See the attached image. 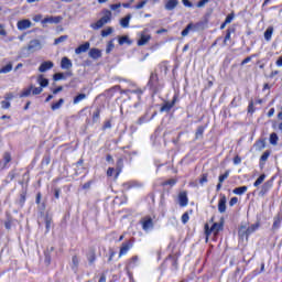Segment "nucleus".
Here are the masks:
<instances>
[{"label":"nucleus","mask_w":282,"mask_h":282,"mask_svg":"<svg viewBox=\"0 0 282 282\" xmlns=\"http://www.w3.org/2000/svg\"><path fill=\"white\" fill-rule=\"evenodd\" d=\"M140 225L144 232H149V230H153L155 224L153 223V218L151 216H144L140 220Z\"/></svg>","instance_id":"obj_8"},{"label":"nucleus","mask_w":282,"mask_h":282,"mask_svg":"<svg viewBox=\"0 0 282 282\" xmlns=\"http://www.w3.org/2000/svg\"><path fill=\"white\" fill-rule=\"evenodd\" d=\"M91 47V44L89 42H85L84 44H80L77 48H75V54H84Z\"/></svg>","instance_id":"obj_23"},{"label":"nucleus","mask_w":282,"mask_h":282,"mask_svg":"<svg viewBox=\"0 0 282 282\" xmlns=\"http://www.w3.org/2000/svg\"><path fill=\"white\" fill-rule=\"evenodd\" d=\"M93 184H94V180H90V181L86 182V183L82 186L83 191H89V188H91V185H93Z\"/></svg>","instance_id":"obj_56"},{"label":"nucleus","mask_w":282,"mask_h":282,"mask_svg":"<svg viewBox=\"0 0 282 282\" xmlns=\"http://www.w3.org/2000/svg\"><path fill=\"white\" fill-rule=\"evenodd\" d=\"M149 0H140L133 8L134 10H142L147 6Z\"/></svg>","instance_id":"obj_48"},{"label":"nucleus","mask_w":282,"mask_h":282,"mask_svg":"<svg viewBox=\"0 0 282 282\" xmlns=\"http://www.w3.org/2000/svg\"><path fill=\"white\" fill-rule=\"evenodd\" d=\"M28 199V188L23 189L21 193H20V198H19V206H21V208H23V206H25V202Z\"/></svg>","instance_id":"obj_26"},{"label":"nucleus","mask_w":282,"mask_h":282,"mask_svg":"<svg viewBox=\"0 0 282 282\" xmlns=\"http://www.w3.org/2000/svg\"><path fill=\"white\" fill-rule=\"evenodd\" d=\"M264 102L265 100L261 98H257L256 101L250 100L247 108L248 113H251V115L254 113V111H257V108H254V105H263Z\"/></svg>","instance_id":"obj_16"},{"label":"nucleus","mask_w":282,"mask_h":282,"mask_svg":"<svg viewBox=\"0 0 282 282\" xmlns=\"http://www.w3.org/2000/svg\"><path fill=\"white\" fill-rule=\"evenodd\" d=\"M17 28L20 31L28 30V29L32 28V21H30L28 19L20 20L17 23Z\"/></svg>","instance_id":"obj_17"},{"label":"nucleus","mask_w":282,"mask_h":282,"mask_svg":"<svg viewBox=\"0 0 282 282\" xmlns=\"http://www.w3.org/2000/svg\"><path fill=\"white\" fill-rule=\"evenodd\" d=\"M130 22H131V13H128L124 18H121L119 21L121 28L123 29L129 28Z\"/></svg>","instance_id":"obj_29"},{"label":"nucleus","mask_w":282,"mask_h":282,"mask_svg":"<svg viewBox=\"0 0 282 282\" xmlns=\"http://www.w3.org/2000/svg\"><path fill=\"white\" fill-rule=\"evenodd\" d=\"M31 91H32L33 96H39V95L43 94V88H41V86L40 87L33 86V89Z\"/></svg>","instance_id":"obj_54"},{"label":"nucleus","mask_w":282,"mask_h":282,"mask_svg":"<svg viewBox=\"0 0 282 282\" xmlns=\"http://www.w3.org/2000/svg\"><path fill=\"white\" fill-rule=\"evenodd\" d=\"M64 104H65V99H63V98L58 99V101H56V102H53L51 105L52 111H56L57 109H61V107H63Z\"/></svg>","instance_id":"obj_36"},{"label":"nucleus","mask_w":282,"mask_h":282,"mask_svg":"<svg viewBox=\"0 0 282 282\" xmlns=\"http://www.w3.org/2000/svg\"><path fill=\"white\" fill-rule=\"evenodd\" d=\"M102 17L97 21L95 22L94 24H91V28L93 30H100V28L107 25V23H110L111 22V11H109V9H105L102 11Z\"/></svg>","instance_id":"obj_4"},{"label":"nucleus","mask_w":282,"mask_h":282,"mask_svg":"<svg viewBox=\"0 0 282 282\" xmlns=\"http://www.w3.org/2000/svg\"><path fill=\"white\" fill-rule=\"evenodd\" d=\"M232 162H234V164L237 166L238 164L241 163V156L236 155V156L232 159Z\"/></svg>","instance_id":"obj_63"},{"label":"nucleus","mask_w":282,"mask_h":282,"mask_svg":"<svg viewBox=\"0 0 282 282\" xmlns=\"http://www.w3.org/2000/svg\"><path fill=\"white\" fill-rule=\"evenodd\" d=\"M237 32V26L232 25L226 30V35L223 41V45H228V41H232V34Z\"/></svg>","instance_id":"obj_14"},{"label":"nucleus","mask_w":282,"mask_h":282,"mask_svg":"<svg viewBox=\"0 0 282 282\" xmlns=\"http://www.w3.org/2000/svg\"><path fill=\"white\" fill-rule=\"evenodd\" d=\"M139 258L138 256H133L131 257L128 261H127V268H135V263H138Z\"/></svg>","instance_id":"obj_39"},{"label":"nucleus","mask_w":282,"mask_h":282,"mask_svg":"<svg viewBox=\"0 0 282 282\" xmlns=\"http://www.w3.org/2000/svg\"><path fill=\"white\" fill-rule=\"evenodd\" d=\"M54 197H55V199H61V188L59 187H56L54 189Z\"/></svg>","instance_id":"obj_62"},{"label":"nucleus","mask_w":282,"mask_h":282,"mask_svg":"<svg viewBox=\"0 0 282 282\" xmlns=\"http://www.w3.org/2000/svg\"><path fill=\"white\" fill-rule=\"evenodd\" d=\"M234 195H243L248 193V186H240L232 189Z\"/></svg>","instance_id":"obj_34"},{"label":"nucleus","mask_w":282,"mask_h":282,"mask_svg":"<svg viewBox=\"0 0 282 282\" xmlns=\"http://www.w3.org/2000/svg\"><path fill=\"white\" fill-rule=\"evenodd\" d=\"M100 108H96L95 111L91 115V119L87 118L86 119V124L87 127H90V124H96L97 122H100V113H101Z\"/></svg>","instance_id":"obj_10"},{"label":"nucleus","mask_w":282,"mask_h":282,"mask_svg":"<svg viewBox=\"0 0 282 282\" xmlns=\"http://www.w3.org/2000/svg\"><path fill=\"white\" fill-rule=\"evenodd\" d=\"M281 223H282V215L276 214L273 217L272 230H279V228H281Z\"/></svg>","instance_id":"obj_22"},{"label":"nucleus","mask_w":282,"mask_h":282,"mask_svg":"<svg viewBox=\"0 0 282 282\" xmlns=\"http://www.w3.org/2000/svg\"><path fill=\"white\" fill-rule=\"evenodd\" d=\"M263 182H265V174H261L256 182L253 183L254 188L261 186V184H263Z\"/></svg>","instance_id":"obj_41"},{"label":"nucleus","mask_w":282,"mask_h":282,"mask_svg":"<svg viewBox=\"0 0 282 282\" xmlns=\"http://www.w3.org/2000/svg\"><path fill=\"white\" fill-rule=\"evenodd\" d=\"M1 107L2 109H10V101H6V100L1 101Z\"/></svg>","instance_id":"obj_64"},{"label":"nucleus","mask_w":282,"mask_h":282,"mask_svg":"<svg viewBox=\"0 0 282 282\" xmlns=\"http://www.w3.org/2000/svg\"><path fill=\"white\" fill-rule=\"evenodd\" d=\"M73 74L72 72H66V73H55L53 75V80L57 83V80H65V78H72Z\"/></svg>","instance_id":"obj_18"},{"label":"nucleus","mask_w":282,"mask_h":282,"mask_svg":"<svg viewBox=\"0 0 282 282\" xmlns=\"http://www.w3.org/2000/svg\"><path fill=\"white\" fill-rule=\"evenodd\" d=\"M208 129V124L198 126L195 132V140H199V138H204V131Z\"/></svg>","instance_id":"obj_24"},{"label":"nucleus","mask_w":282,"mask_h":282,"mask_svg":"<svg viewBox=\"0 0 282 282\" xmlns=\"http://www.w3.org/2000/svg\"><path fill=\"white\" fill-rule=\"evenodd\" d=\"M67 39H68L67 35H62V36L54 40V45H58L59 43H63V42L67 41Z\"/></svg>","instance_id":"obj_53"},{"label":"nucleus","mask_w":282,"mask_h":282,"mask_svg":"<svg viewBox=\"0 0 282 282\" xmlns=\"http://www.w3.org/2000/svg\"><path fill=\"white\" fill-rule=\"evenodd\" d=\"M102 131H107V129H111V120H107L102 124Z\"/></svg>","instance_id":"obj_59"},{"label":"nucleus","mask_w":282,"mask_h":282,"mask_svg":"<svg viewBox=\"0 0 282 282\" xmlns=\"http://www.w3.org/2000/svg\"><path fill=\"white\" fill-rule=\"evenodd\" d=\"M86 259L89 263V265H94L98 259V256H96V248L90 247L88 252L86 253Z\"/></svg>","instance_id":"obj_13"},{"label":"nucleus","mask_w":282,"mask_h":282,"mask_svg":"<svg viewBox=\"0 0 282 282\" xmlns=\"http://www.w3.org/2000/svg\"><path fill=\"white\" fill-rule=\"evenodd\" d=\"M86 98H87V95L80 93V94H78V95H76V96L74 97V99H73V105H78V102H83V100H86Z\"/></svg>","instance_id":"obj_35"},{"label":"nucleus","mask_w":282,"mask_h":282,"mask_svg":"<svg viewBox=\"0 0 282 282\" xmlns=\"http://www.w3.org/2000/svg\"><path fill=\"white\" fill-rule=\"evenodd\" d=\"M150 41L151 35L142 34L138 40L137 45H139V47H142V45H147V43H149Z\"/></svg>","instance_id":"obj_28"},{"label":"nucleus","mask_w":282,"mask_h":282,"mask_svg":"<svg viewBox=\"0 0 282 282\" xmlns=\"http://www.w3.org/2000/svg\"><path fill=\"white\" fill-rule=\"evenodd\" d=\"M88 55L94 61H98V58H102V51L99 48H90Z\"/></svg>","instance_id":"obj_21"},{"label":"nucleus","mask_w":282,"mask_h":282,"mask_svg":"<svg viewBox=\"0 0 282 282\" xmlns=\"http://www.w3.org/2000/svg\"><path fill=\"white\" fill-rule=\"evenodd\" d=\"M118 43L119 45H123L124 43H131V41H129V36L124 35L119 37Z\"/></svg>","instance_id":"obj_55"},{"label":"nucleus","mask_w":282,"mask_h":282,"mask_svg":"<svg viewBox=\"0 0 282 282\" xmlns=\"http://www.w3.org/2000/svg\"><path fill=\"white\" fill-rule=\"evenodd\" d=\"M72 67H73L72 59H69L68 57H62L61 68L62 69H72Z\"/></svg>","instance_id":"obj_25"},{"label":"nucleus","mask_w":282,"mask_h":282,"mask_svg":"<svg viewBox=\"0 0 282 282\" xmlns=\"http://www.w3.org/2000/svg\"><path fill=\"white\" fill-rule=\"evenodd\" d=\"M123 191H132V188H142L143 184L140 181L131 180L122 183Z\"/></svg>","instance_id":"obj_9"},{"label":"nucleus","mask_w":282,"mask_h":282,"mask_svg":"<svg viewBox=\"0 0 282 282\" xmlns=\"http://www.w3.org/2000/svg\"><path fill=\"white\" fill-rule=\"evenodd\" d=\"M3 160H4V169H6V166H8L10 162H12V154H10V152H4Z\"/></svg>","instance_id":"obj_43"},{"label":"nucleus","mask_w":282,"mask_h":282,"mask_svg":"<svg viewBox=\"0 0 282 282\" xmlns=\"http://www.w3.org/2000/svg\"><path fill=\"white\" fill-rule=\"evenodd\" d=\"M32 89H33V85L23 89L20 94V98H28L29 96H32Z\"/></svg>","instance_id":"obj_38"},{"label":"nucleus","mask_w":282,"mask_h":282,"mask_svg":"<svg viewBox=\"0 0 282 282\" xmlns=\"http://www.w3.org/2000/svg\"><path fill=\"white\" fill-rule=\"evenodd\" d=\"M272 34H274V28L269 26L264 32V39L265 41H272Z\"/></svg>","instance_id":"obj_37"},{"label":"nucleus","mask_w":282,"mask_h":282,"mask_svg":"<svg viewBox=\"0 0 282 282\" xmlns=\"http://www.w3.org/2000/svg\"><path fill=\"white\" fill-rule=\"evenodd\" d=\"M180 6V1L177 0H167L165 3V10H173L174 8H177Z\"/></svg>","instance_id":"obj_31"},{"label":"nucleus","mask_w":282,"mask_h":282,"mask_svg":"<svg viewBox=\"0 0 282 282\" xmlns=\"http://www.w3.org/2000/svg\"><path fill=\"white\" fill-rule=\"evenodd\" d=\"M177 202L181 208H186V206H188V192L186 191L180 192L177 195Z\"/></svg>","instance_id":"obj_11"},{"label":"nucleus","mask_w":282,"mask_h":282,"mask_svg":"<svg viewBox=\"0 0 282 282\" xmlns=\"http://www.w3.org/2000/svg\"><path fill=\"white\" fill-rule=\"evenodd\" d=\"M175 184H177V180L176 178H170L167 181H164L161 186H175Z\"/></svg>","instance_id":"obj_46"},{"label":"nucleus","mask_w":282,"mask_h":282,"mask_svg":"<svg viewBox=\"0 0 282 282\" xmlns=\"http://www.w3.org/2000/svg\"><path fill=\"white\" fill-rule=\"evenodd\" d=\"M226 202L227 198L224 194H220V198L218 200V213L224 214L226 213Z\"/></svg>","instance_id":"obj_19"},{"label":"nucleus","mask_w":282,"mask_h":282,"mask_svg":"<svg viewBox=\"0 0 282 282\" xmlns=\"http://www.w3.org/2000/svg\"><path fill=\"white\" fill-rule=\"evenodd\" d=\"M73 270H78V265L80 264V260H78V256L72 257Z\"/></svg>","instance_id":"obj_45"},{"label":"nucleus","mask_w":282,"mask_h":282,"mask_svg":"<svg viewBox=\"0 0 282 282\" xmlns=\"http://www.w3.org/2000/svg\"><path fill=\"white\" fill-rule=\"evenodd\" d=\"M272 154V151L267 150L263 152V154L260 156V166H265V162H268V158Z\"/></svg>","instance_id":"obj_30"},{"label":"nucleus","mask_w":282,"mask_h":282,"mask_svg":"<svg viewBox=\"0 0 282 282\" xmlns=\"http://www.w3.org/2000/svg\"><path fill=\"white\" fill-rule=\"evenodd\" d=\"M113 33V28L111 26H108L107 29L102 30L101 31V36L102 37H106V36H109L110 34Z\"/></svg>","instance_id":"obj_51"},{"label":"nucleus","mask_w":282,"mask_h":282,"mask_svg":"<svg viewBox=\"0 0 282 282\" xmlns=\"http://www.w3.org/2000/svg\"><path fill=\"white\" fill-rule=\"evenodd\" d=\"M189 219H191V216H189L188 212H185V213L182 215V217H181L182 224H188Z\"/></svg>","instance_id":"obj_52"},{"label":"nucleus","mask_w":282,"mask_h":282,"mask_svg":"<svg viewBox=\"0 0 282 282\" xmlns=\"http://www.w3.org/2000/svg\"><path fill=\"white\" fill-rule=\"evenodd\" d=\"M135 243V239H129L124 242L121 243V247L119 249V259L124 257L126 254L129 253V250H131V248H133V245Z\"/></svg>","instance_id":"obj_7"},{"label":"nucleus","mask_w":282,"mask_h":282,"mask_svg":"<svg viewBox=\"0 0 282 282\" xmlns=\"http://www.w3.org/2000/svg\"><path fill=\"white\" fill-rule=\"evenodd\" d=\"M206 28V22L204 21H199L194 23H189L186 25V28L182 31L181 35L182 36H188V32H191V30H193L194 32H197L199 30H204Z\"/></svg>","instance_id":"obj_6"},{"label":"nucleus","mask_w":282,"mask_h":282,"mask_svg":"<svg viewBox=\"0 0 282 282\" xmlns=\"http://www.w3.org/2000/svg\"><path fill=\"white\" fill-rule=\"evenodd\" d=\"M234 19H235V12H231V13H229V14L226 17L225 22H226L227 24L232 23V20H234Z\"/></svg>","instance_id":"obj_57"},{"label":"nucleus","mask_w":282,"mask_h":282,"mask_svg":"<svg viewBox=\"0 0 282 282\" xmlns=\"http://www.w3.org/2000/svg\"><path fill=\"white\" fill-rule=\"evenodd\" d=\"M120 89H121L120 85H116V86H112L111 88H109L107 91L116 93V91H120Z\"/></svg>","instance_id":"obj_60"},{"label":"nucleus","mask_w":282,"mask_h":282,"mask_svg":"<svg viewBox=\"0 0 282 282\" xmlns=\"http://www.w3.org/2000/svg\"><path fill=\"white\" fill-rule=\"evenodd\" d=\"M33 21L35 23H39L41 21L43 28H45V25H47V23H55V24L61 23L63 21V17H61V15H57V17L51 15V17H46V18L43 19L42 14H35L33 17Z\"/></svg>","instance_id":"obj_3"},{"label":"nucleus","mask_w":282,"mask_h":282,"mask_svg":"<svg viewBox=\"0 0 282 282\" xmlns=\"http://www.w3.org/2000/svg\"><path fill=\"white\" fill-rule=\"evenodd\" d=\"M147 87L151 94V96H158L164 89V83L160 82V75L158 70H153L150 73Z\"/></svg>","instance_id":"obj_1"},{"label":"nucleus","mask_w":282,"mask_h":282,"mask_svg":"<svg viewBox=\"0 0 282 282\" xmlns=\"http://www.w3.org/2000/svg\"><path fill=\"white\" fill-rule=\"evenodd\" d=\"M274 185L272 180L267 181L262 186L261 189L259 192V196L260 197H265L267 194L270 193V191L272 189V186Z\"/></svg>","instance_id":"obj_12"},{"label":"nucleus","mask_w":282,"mask_h":282,"mask_svg":"<svg viewBox=\"0 0 282 282\" xmlns=\"http://www.w3.org/2000/svg\"><path fill=\"white\" fill-rule=\"evenodd\" d=\"M44 221H45L46 232H50V230L52 228V217L45 216Z\"/></svg>","instance_id":"obj_47"},{"label":"nucleus","mask_w":282,"mask_h":282,"mask_svg":"<svg viewBox=\"0 0 282 282\" xmlns=\"http://www.w3.org/2000/svg\"><path fill=\"white\" fill-rule=\"evenodd\" d=\"M204 230H205V241L206 243H208V239H210L212 235H214V237H218L219 232L224 230V221L214 223L212 227L208 224H205Z\"/></svg>","instance_id":"obj_2"},{"label":"nucleus","mask_w":282,"mask_h":282,"mask_svg":"<svg viewBox=\"0 0 282 282\" xmlns=\"http://www.w3.org/2000/svg\"><path fill=\"white\" fill-rule=\"evenodd\" d=\"M228 177H230V170H227V171H225L224 174H220V175L218 176V182H219L220 184H224V182H226V180H228Z\"/></svg>","instance_id":"obj_40"},{"label":"nucleus","mask_w":282,"mask_h":282,"mask_svg":"<svg viewBox=\"0 0 282 282\" xmlns=\"http://www.w3.org/2000/svg\"><path fill=\"white\" fill-rule=\"evenodd\" d=\"M198 182L200 186H204V184H208V173L202 174Z\"/></svg>","instance_id":"obj_49"},{"label":"nucleus","mask_w":282,"mask_h":282,"mask_svg":"<svg viewBox=\"0 0 282 282\" xmlns=\"http://www.w3.org/2000/svg\"><path fill=\"white\" fill-rule=\"evenodd\" d=\"M11 69H12V63H9L6 66H2L0 68V74H10Z\"/></svg>","instance_id":"obj_44"},{"label":"nucleus","mask_w":282,"mask_h":282,"mask_svg":"<svg viewBox=\"0 0 282 282\" xmlns=\"http://www.w3.org/2000/svg\"><path fill=\"white\" fill-rule=\"evenodd\" d=\"M122 169H124V159L119 158L117 160L116 169L108 167L106 175H107V177H113V173H115V180H118V177H120V173H122Z\"/></svg>","instance_id":"obj_5"},{"label":"nucleus","mask_w":282,"mask_h":282,"mask_svg":"<svg viewBox=\"0 0 282 282\" xmlns=\"http://www.w3.org/2000/svg\"><path fill=\"white\" fill-rule=\"evenodd\" d=\"M256 147L258 151H263V148L265 147V140L260 139L256 142Z\"/></svg>","instance_id":"obj_50"},{"label":"nucleus","mask_w":282,"mask_h":282,"mask_svg":"<svg viewBox=\"0 0 282 282\" xmlns=\"http://www.w3.org/2000/svg\"><path fill=\"white\" fill-rule=\"evenodd\" d=\"M51 162H52V156L50 154H46L43 156L41 164L42 166H50Z\"/></svg>","instance_id":"obj_42"},{"label":"nucleus","mask_w":282,"mask_h":282,"mask_svg":"<svg viewBox=\"0 0 282 282\" xmlns=\"http://www.w3.org/2000/svg\"><path fill=\"white\" fill-rule=\"evenodd\" d=\"M37 83H39L40 87L43 89L50 85V79L43 77V75H40L37 77Z\"/></svg>","instance_id":"obj_32"},{"label":"nucleus","mask_w":282,"mask_h":282,"mask_svg":"<svg viewBox=\"0 0 282 282\" xmlns=\"http://www.w3.org/2000/svg\"><path fill=\"white\" fill-rule=\"evenodd\" d=\"M269 142L272 147H276V144H279V134H276V132H272L269 137Z\"/></svg>","instance_id":"obj_33"},{"label":"nucleus","mask_w":282,"mask_h":282,"mask_svg":"<svg viewBox=\"0 0 282 282\" xmlns=\"http://www.w3.org/2000/svg\"><path fill=\"white\" fill-rule=\"evenodd\" d=\"M256 55H250L248 57H246L245 59H242V62L240 63L241 66L243 65H248V63H250V61H252V58H254Z\"/></svg>","instance_id":"obj_58"},{"label":"nucleus","mask_w":282,"mask_h":282,"mask_svg":"<svg viewBox=\"0 0 282 282\" xmlns=\"http://www.w3.org/2000/svg\"><path fill=\"white\" fill-rule=\"evenodd\" d=\"M54 67V62L52 61H46L43 62L40 67H39V72H41L42 74H44V72H48V69H52Z\"/></svg>","instance_id":"obj_20"},{"label":"nucleus","mask_w":282,"mask_h":282,"mask_svg":"<svg viewBox=\"0 0 282 282\" xmlns=\"http://www.w3.org/2000/svg\"><path fill=\"white\" fill-rule=\"evenodd\" d=\"M177 102V95H174L172 101H166L160 109L161 112L171 111L175 104Z\"/></svg>","instance_id":"obj_15"},{"label":"nucleus","mask_w":282,"mask_h":282,"mask_svg":"<svg viewBox=\"0 0 282 282\" xmlns=\"http://www.w3.org/2000/svg\"><path fill=\"white\" fill-rule=\"evenodd\" d=\"M208 1H210V0H199V1L196 3V7H197V8H204V6H206V3H208Z\"/></svg>","instance_id":"obj_61"},{"label":"nucleus","mask_w":282,"mask_h":282,"mask_svg":"<svg viewBox=\"0 0 282 282\" xmlns=\"http://www.w3.org/2000/svg\"><path fill=\"white\" fill-rule=\"evenodd\" d=\"M159 69H160V74H163L164 76H166V74H169V62L167 61H163L158 65Z\"/></svg>","instance_id":"obj_27"}]
</instances>
